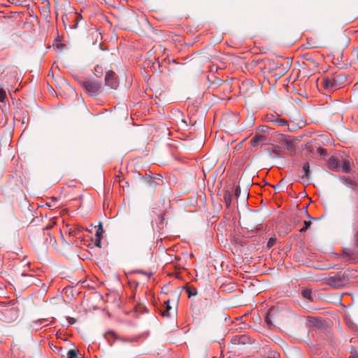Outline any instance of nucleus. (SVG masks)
Listing matches in <instances>:
<instances>
[{
    "mask_svg": "<svg viewBox=\"0 0 358 358\" xmlns=\"http://www.w3.org/2000/svg\"><path fill=\"white\" fill-rule=\"evenodd\" d=\"M345 80V76L341 74H332L322 78V85L329 92L334 91L344 83Z\"/></svg>",
    "mask_w": 358,
    "mask_h": 358,
    "instance_id": "nucleus-1",
    "label": "nucleus"
},
{
    "mask_svg": "<svg viewBox=\"0 0 358 358\" xmlns=\"http://www.w3.org/2000/svg\"><path fill=\"white\" fill-rule=\"evenodd\" d=\"M322 280L325 284L336 289L344 286L347 283L348 278L345 273L337 272L333 275L323 278Z\"/></svg>",
    "mask_w": 358,
    "mask_h": 358,
    "instance_id": "nucleus-2",
    "label": "nucleus"
},
{
    "mask_svg": "<svg viewBox=\"0 0 358 358\" xmlns=\"http://www.w3.org/2000/svg\"><path fill=\"white\" fill-rule=\"evenodd\" d=\"M343 257L352 262H358V231L354 236L352 248H345L343 250Z\"/></svg>",
    "mask_w": 358,
    "mask_h": 358,
    "instance_id": "nucleus-3",
    "label": "nucleus"
},
{
    "mask_svg": "<svg viewBox=\"0 0 358 358\" xmlns=\"http://www.w3.org/2000/svg\"><path fill=\"white\" fill-rule=\"evenodd\" d=\"M82 86L91 96H96L101 92V84L96 80H85L82 83Z\"/></svg>",
    "mask_w": 358,
    "mask_h": 358,
    "instance_id": "nucleus-4",
    "label": "nucleus"
},
{
    "mask_svg": "<svg viewBox=\"0 0 358 358\" xmlns=\"http://www.w3.org/2000/svg\"><path fill=\"white\" fill-rule=\"evenodd\" d=\"M294 215L297 218H302L304 216L308 218V220H305L303 222V227L299 230L301 233L306 231L311 226V220L313 219L308 212V206H303L302 208L297 210V211L294 213Z\"/></svg>",
    "mask_w": 358,
    "mask_h": 358,
    "instance_id": "nucleus-5",
    "label": "nucleus"
},
{
    "mask_svg": "<svg viewBox=\"0 0 358 358\" xmlns=\"http://www.w3.org/2000/svg\"><path fill=\"white\" fill-rule=\"evenodd\" d=\"M105 84L112 89L116 90L119 85L115 73L113 71H108L106 73Z\"/></svg>",
    "mask_w": 358,
    "mask_h": 358,
    "instance_id": "nucleus-6",
    "label": "nucleus"
},
{
    "mask_svg": "<svg viewBox=\"0 0 358 358\" xmlns=\"http://www.w3.org/2000/svg\"><path fill=\"white\" fill-rule=\"evenodd\" d=\"M41 15L45 19L50 17V3L48 0H41L38 6Z\"/></svg>",
    "mask_w": 358,
    "mask_h": 358,
    "instance_id": "nucleus-7",
    "label": "nucleus"
},
{
    "mask_svg": "<svg viewBox=\"0 0 358 358\" xmlns=\"http://www.w3.org/2000/svg\"><path fill=\"white\" fill-rule=\"evenodd\" d=\"M234 190L233 187L224 191L223 194V201L227 208H229L231 205L232 200L234 198Z\"/></svg>",
    "mask_w": 358,
    "mask_h": 358,
    "instance_id": "nucleus-8",
    "label": "nucleus"
},
{
    "mask_svg": "<svg viewBox=\"0 0 358 358\" xmlns=\"http://www.w3.org/2000/svg\"><path fill=\"white\" fill-rule=\"evenodd\" d=\"M266 137L261 134H256L255 136L250 140V144L253 147L259 146V145L265 144Z\"/></svg>",
    "mask_w": 358,
    "mask_h": 358,
    "instance_id": "nucleus-9",
    "label": "nucleus"
},
{
    "mask_svg": "<svg viewBox=\"0 0 358 358\" xmlns=\"http://www.w3.org/2000/svg\"><path fill=\"white\" fill-rule=\"evenodd\" d=\"M341 161L336 157L331 156L328 160L329 168L332 171L340 170Z\"/></svg>",
    "mask_w": 358,
    "mask_h": 358,
    "instance_id": "nucleus-10",
    "label": "nucleus"
},
{
    "mask_svg": "<svg viewBox=\"0 0 358 358\" xmlns=\"http://www.w3.org/2000/svg\"><path fill=\"white\" fill-rule=\"evenodd\" d=\"M277 310L275 308H270L266 313L265 320L268 325L273 324L276 317Z\"/></svg>",
    "mask_w": 358,
    "mask_h": 358,
    "instance_id": "nucleus-11",
    "label": "nucleus"
},
{
    "mask_svg": "<svg viewBox=\"0 0 358 358\" xmlns=\"http://www.w3.org/2000/svg\"><path fill=\"white\" fill-rule=\"evenodd\" d=\"M340 170H341L343 173H350V162L349 160H343L341 161L340 163Z\"/></svg>",
    "mask_w": 358,
    "mask_h": 358,
    "instance_id": "nucleus-12",
    "label": "nucleus"
},
{
    "mask_svg": "<svg viewBox=\"0 0 358 358\" xmlns=\"http://www.w3.org/2000/svg\"><path fill=\"white\" fill-rule=\"evenodd\" d=\"M164 304L166 310L162 312V315L163 317H171L174 313V310L170 306L169 301L168 300L165 301Z\"/></svg>",
    "mask_w": 358,
    "mask_h": 358,
    "instance_id": "nucleus-13",
    "label": "nucleus"
},
{
    "mask_svg": "<svg viewBox=\"0 0 358 358\" xmlns=\"http://www.w3.org/2000/svg\"><path fill=\"white\" fill-rule=\"evenodd\" d=\"M302 171H303V179H308L310 176V164L309 162H306L303 164L302 166Z\"/></svg>",
    "mask_w": 358,
    "mask_h": 358,
    "instance_id": "nucleus-14",
    "label": "nucleus"
},
{
    "mask_svg": "<svg viewBox=\"0 0 358 358\" xmlns=\"http://www.w3.org/2000/svg\"><path fill=\"white\" fill-rule=\"evenodd\" d=\"M302 296L303 298L308 299L311 301H313V300H314L313 292L310 289H304L302 292Z\"/></svg>",
    "mask_w": 358,
    "mask_h": 358,
    "instance_id": "nucleus-15",
    "label": "nucleus"
},
{
    "mask_svg": "<svg viewBox=\"0 0 358 358\" xmlns=\"http://www.w3.org/2000/svg\"><path fill=\"white\" fill-rule=\"evenodd\" d=\"M275 120H276L275 124L277 125H279V126H287L288 125V122L285 119L280 118L279 116L277 118H275Z\"/></svg>",
    "mask_w": 358,
    "mask_h": 358,
    "instance_id": "nucleus-16",
    "label": "nucleus"
},
{
    "mask_svg": "<svg viewBox=\"0 0 358 358\" xmlns=\"http://www.w3.org/2000/svg\"><path fill=\"white\" fill-rule=\"evenodd\" d=\"M186 290L189 297L196 296L197 294V289L195 287H187Z\"/></svg>",
    "mask_w": 358,
    "mask_h": 358,
    "instance_id": "nucleus-17",
    "label": "nucleus"
},
{
    "mask_svg": "<svg viewBox=\"0 0 358 358\" xmlns=\"http://www.w3.org/2000/svg\"><path fill=\"white\" fill-rule=\"evenodd\" d=\"M268 130H269V127L266 125H260L257 128V131L258 133H262V134L268 133Z\"/></svg>",
    "mask_w": 358,
    "mask_h": 358,
    "instance_id": "nucleus-18",
    "label": "nucleus"
},
{
    "mask_svg": "<svg viewBox=\"0 0 358 358\" xmlns=\"http://www.w3.org/2000/svg\"><path fill=\"white\" fill-rule=\"evenodd\" d=\"M103 233V229L101 224H100L98 227V229H96V236L97 237V238H101Z\"/></svg>",
    "mask_w": 358,
    "mask_h": 358,
    "instance_id": "nucleus-19",
    "label": "nucleus"
},
{
    "mask_svg": "<svg viewBox=\"0 0 358 358\" xmlns=\"http://www.w3.org/2000/svg\"><path fill=\"white\" fill-rule=\"evenodd\" d=\"M278 117V115H274L273 114H269L266 116V119L268 122H273L275 124V120H276L275 119L277 118Z\"/></svg>",
    "mask_w": 358,
    "mask_h": 358,
    "instance_id": "nucleus-20",
    "label": "nucleus"
},
{
    "mask_svg": "<svg viewBox=\"0 0 358 358\" xmlns=\"http://www.w3.org/2000/svg\"><path fill=\"white\" fill-rule=\"evenodd\" d=\"M7 96L6 91L3 89H0V101L2 103L4 102Z\"/></svg>",
    "mask_w": 358,
    "mask_h": 358,
    "instance_id": "nucleus-21",
    "label": "nucleus"
},
{
    "mask_svg": "<svg viewBox=\"0 0 358 358\" xmlns=\"http://www.w3.org/2000/svg\"><path fill=\"white\" fill-rule=\"evenodd\" d=\"M275 243H276V238L275 237L270 238L267 242V248H271V247H273L275 245Z\"/></svg>",
    "mask_w": 358,
    "mask_h": 358,
    "instance_id": "nucleus-22",
    "label": "nucleus"
},
{
    "mask_svg": "<svg viewBox=\"0 0 358 358\" xmlns=\"http://www.w3.org/2000/svg\"><path fill=\"white\" fill-rule=\"evenodd\" d=\"M287 150L292 151L294 149V143L292 141L285 140V141Z\"/></svg>",
    "mask_w": 358,
    "mask_h": 358,
    "instance_id": "nucleus-23",
    "label": "nucleus"
},
{
    "mask_svg": "<svg viewBox=\"0 0 358 358\" xmlns=\"http://www.w3.org/2000/svg\"><path fill=\"white\" fill-rule=\"evenodd\" d=\"M317 152L321 156H326L327 155V150L322 147L317 148Z\"/></svg>",
    "mask_w": 358,
    "mask_h": 358,
    "instance_id": "nucleus-24",
    "label": "nucleus"
},
{
    "mask_svg": "<svg viewBox=\"0 0 358 358\" xmlns=\"http://www.w3.org/2000/svg\"><path fill=\"white\" fill-rule=\"evenodd\" d=\"M158 219H159V224H160V228H162L163 227V224H164V214H159L158 215Z\"/></svg>",
    "mask_w": 358,
    "mask_h": 358,
    "instance_id": "nucleus-25",
    "label": "nucleus"
},
{
    "mask_svg": "<svg viewBox=\"0 0 358 358\" xmlns=\"http://www.w3.org/2000/svg\"><path fill=\"white\" fill-rule=\"evenodd\" d=\"M234 195L235 194L236 198H238L241 194V188L239 187H234Z\"/></svg>",
    "mask_w": 358,
    "mask_h": 358,
    "instance_id": "nucleus-26",
    "label": "nucleus"
},
{
    "mask_svg": "<svg viewBox=\"0 0 358 358\" xmlns=\"http://www.w3.org/2000/svg\"><path fill=\"white\" fill-rule=\"evenodd\" d=\"M136 273H141V274H143V275H145L148 279H149L150 275H152L151 273H148V272H145V271H141V270L136 271Z\"/></svg>",
    "mask_w": 358,
    "mask_h": 358,
    "instance_id": "nucleus-27",
    "label": "nucleus"
},
{
    "mask_svg": "<svg viewBox=\"0 0 358 358\" xmlns=\"http://www.w3.org/2000/svg\"><path fill=\"white\" fill-rule=\"evenodd\" d=\"M67 320L69 321V324H73V323L76 322V320L71 317H68Z\"/></svg>",
    "mask_w": 358,
    "mask_h": 358,
    "instance_id": "nucleus-28",
    "label": "nucleus"
},
{
    "mask_svg": "<svg viewBox=\"0 0 358 358\" xmlns=\"http://www.w3.org/2000/svg\"><path fill=\"white\" fill-rule=\"evenodd\" d=\"M350 358H358V351H355L352 352Z\"/></svg>",
    "mask_w": 358,
    "mask_h": 358,
    "instance_id": "nucleus-29",
    "label": "nucleus"
},
{
    "mask_svg": "<svg viewBox=\"0 0 358 358\" xmlns=\"http://www.w3.org/2000/svg\"><path fill=\"white\" fill-rule=\"evenodd\" d=\"M95 245L101 248V238H97L95 242Z\"/></svg>",
    "mask_w": 358,
    "mask_h": 358,
    "instance_id": "nucleus-30",
    "label": "nucleus"
},
{
    "mask_svg": "<svg viewBox=\"0 0 358 358\" xmlns=\"http://www.w3.org/2000/svg\"><path fill=\"white\" fill-rule=\"evenodd\" d=\"M246 338H247V336L243 335V336H241L239 339H240V341L241 342H243V343H245V341H246Z\"/></svg>",
    "mask_w": 358,
    "mask_h": 358,
    "instance_id": "nucleus-31",
    "label": "nucleus"
},
{
    "mask_svg": "<svg viewBox=\"0 0 358 358\" xmlns=\"http://www.w3.org/2000/svg\"><path fill=\"white\" fill-rule=\"evenodd\" d=\"M299 222H300V220L299 219H294V224H297Z\"/></svg>",
    "mask_w": 358,
    "mask_h": 358,
    "instance_id": "nucleus-32",
    "label": "nucleus"
},
{
    "mask_svg": "<svg viewBox=\"0 0 358 358\" xmlns=\"http://www.w3.org/2000/svg\"><path fill=\"white\" fill-rule=\"evenodd\" d=\"M98 69H99V66L95 67V71H96V73H99Z\"/></svg>",
    "mask_w": 358,
    "mask_h": 358,
    "instance_id": "nucleus-33",
    "label": "nucleus"
},
{
    "mask_svg": "<svg viewBox=\"0 0 358 358\" xmlns=\"http://www.w3.org/2000/svg\"><path fill=\"white\" fill-rule=\"evenodd\" d=\"M98 69H99V66L95 67V71H96V73H99Z\"/></svg>",
    "mask_w": 358,
    "mask_h": 358,
    "instance_id": "nucleus-34",
    "label": "nucleus"
},
{
    "mask_svg": "<svg viewBox=\"0 0 358 358\" xmlns=\"http://www.w3.org/2000/svg\"><path fill=\"white\" fill-rule=\"evenodd\" d=\"M50 227H51L48 226V227H45V229H50Z\"/></svg>",
    "mask_w": 358,
    "mask_h": 358,
    "instance_id": "nucleus-35",
    "label": "nucleus"
}]
</instances>
